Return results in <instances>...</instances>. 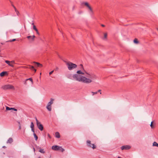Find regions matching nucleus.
Wrapping results in <instances>:
<instances>
[{"label": "nucleus", "mask_w": 158, "mask_h": 158, "mask_svg": "<svg viewBox=\"0 0 158 158\" xmlns=\"http://www.w3.org/2000/svg\"><path fill=\"white\" fill-rule=\"evenodd\" d=\"M18 123L19 124V125H20V123L19 122H18Z\"/></svg>", "instance_id": "obj_49"}, {"label": "nucleus", "mask_w": 158, "mask_h": 158, "mask_svg": "<svg viewBox=\"0 0 158 158\" xmlns=\"http://www.w3.org/2000/svg\"><path fill=\"white\" fill-rule=\"evenodd\" d=\"M33 135L35 140H37L38 138L37 136L35 133H34Z\"/></svg>", "instance_id": "obj_21"}, {"label": "nucleus", "mask_w": 158, "mask_h": 158, "mask_svg": "<svg viewBox=\"0 0 158 158\" xmlns=\"http://www.w3.org/2000/svg\"><path fill=\"white\" fill-rule=\"evenodd\" d=\"M101 26L102 27H104L105 26L104 25H103V24H102L101 25Z\"/></svg>", "instance_id": "obj_43"}, {"label": "nucleus", "mask_w": 158, "mask_h": 158, "mask_svg": "<svg viewBox=\"0 0 158 158\" xmlns=\"http://www.w3.org/2000/svg\"><path fill=\"white\" fill-rule=\"evenodd\" d=\"M33 29H34V30L35 31H38L37 29L35 26V25H33Z\"/></svg>", "instance_id": "obj_25"}, {"label": "nucleus", "mask_w": 158, "mask_h": 158, "mask_svg": "<svg viewBox=\"0 0 158 158\" xmlns=\"http://www.w3.org/2000/svg\"><path fill=\"white\" fill-rule=\"evenodd\" d=\"M15 64V61L14 60H12L10 61V64L11 65H13V64Z\"/></svg>", "instance_id": "obj_24"}, {"label": "nucleus", "mask_w": 158, "mask_h": 158, "mask_svg": "<svg viewBox=\"0 0 158 158\" xmlns=\"http://www.w3.org/2000/svg\"><path fill=\"white\" fill-rule=\"evenodd\" d=\"M2 88L4 90L8 89H14V88L13 86L10 85H3L2 87Z\"/></svg>", "instance_id": "obj_3"}, {"label": "nucleus", "mask_w": 158, "mask_h": 158, "mask_svg": "<svg viewBox=\"0 0 158 158\" xmlns=\"http://www.w3.org/2000/svg\"><path fill=\"white\" fill-rule=\"evenodd\" d=\"M33 150H34V152H35V148H33Z\"/></svg>", "instance_id": "obj_46"}, {"label": "nucleus", "mask_w": 158, "mask_h": 158, "mask_svg": "<svg viewBox=\"0 0 158 158\" xmlns=\"http://www.w3.org/2000/svg\"><path fill=\"white\" fill-rule=\"evenodd\" d=\"M13 108H10V110H13Z\"/></svg>", "instance_id": "obj_44"}, {"label": "nucleus", "mask_w": 158, "mask_h": 158, "mask_svg": "<svg viewBox=\"0 0 158 158\" xmlns=\"http://www.w3.org/2000/svg\"><path fill=\"white\" fill-rule=\"evenodd\" d=\"M46 108L49 111H51L52 110V106L47 105L46 106Z\"/></svg>", "instance_id": "obj_16"}, {"label": "nucleus", "mask_w": 158, "mask_h": 158, "mask_svg": "<svg viewBox=\"0 0 158 158\" xmlns=\"http://www.w3.org/2000/svg\"><path fill=\"white\" fill-rule=\"evenodd\" d=\"M64 150L61 147H60V148H59V150L60 151L63 152L64 151Z\"/></svg>", "instance_id": "obj_20"}, {"label": "nucleus", "mask_w": 158, "mask_h": 158, "mask_svg": "<svg viewBox=\"0 0 158 158\" xmlns=\"http://www.w3.org/2000/svg\"><path fill=\"white\" fill-rule=\"evenodd\" d=\"M36 121V122L38 128L41 131L43 130L44 127L42 124H41L40 122H39L38 120L35 117Z\"/></svg>", "instance_id": "obj_4"}, {"label": "nucleus", "mask_w": 158, "mask_h": 158, "mask_svg": "<svg viewBox=\"0 0 158 158\" xmlns=\"http://www.w3.org/2000/svg\"><path fill=\"white\" fill-rule=\"evenodd\" d=\"M35 37V36L34 35H33L32 36H28L27 37V38L28 39H29V40H30L31 39V41H33Z\"/></svg>", "instance_id": "obj_9"}, {"label": "nucleus", "mask_w": 158, "mask_h": 158, "mask_svg": "<svg viewBox=\"0 0 158 158\" xmlns=\"http://www.w3.org/2000/svg\"><path fill=\"white\" fill-rule=\"evenodd\" d=\"M86 73L88 75L86 76V77L90 79L77 74H74L73 76V78L77 81L87 84L91 82L92 81V79H96V76L94 74H89L87 73Z\"/></svg>", "instance_id": "obj_1"}, {"label": "nucleus", "mask_w": 158, "mask_h": 158, "mask_svg": "<svg viewBox=\"0 0 158 158\" xmlns=\"http://www.w3.org/2000/svg\"><path fill=\"white\" fill-rule=\"evenodd\" d=\"M153 121H152L151 123V124L150 125V126L151 127V128H153L154 127V126L153 125Z\"/></svg>", "instance_id": "obj_26"}, {"label": "nucleus", "mask_w": 158, "mask_h": 158, "mask_svg": "<svg viewBox=\"0 0 158 158\" xmlns=\"http://www.w3.org/2000/svg\"><path fill=\"white\" fill-rule=\"evenodd\" d=\"M5 62L9 66H11V67H14V65H10V61H9V60H5Z\"/></svg>", "instance_id": "obj_14"}, {"label": "nucleus", "mask_w": 158, "mask_h": 158, "mask_svg": "<svg viewBox=\"0 0 158 158\" xmlns=\"http://www.w3.org/2000/svg\"><path fill=\"white\" fill-rule=\"evenodd\" d=\"M13 110H14L15 111H17V110L16 109L14 108H13Z\"/></svg>", "instance_id": "obj_39"}, {"label": "nucleus", "mask_w": 158, "mask_h": 158, "mask_svg": "<svg viewBox=\"0 0 158 158\" xmlns=\"http://www.w3.org/2000/svg\"><path fill=\"white\" fill-rule=\"evenodd\" d=\"M19 129H21V125H19Z\"/></svg>", "instance_id": "obj_42"}, {"label": "nucleus", "mask_w": 158, "mask_h": 158, "mask_svg": "<svg viewBox=\"0 0 158 158\" xmlns=\"http://www.w3.org/2000/svg\"><path fill=\"white\" fill-rule=\"evenodd\" d=\"M36 32L37 34L38 35H40V33H39V32H38V30L37 31H36Z\"/></svg>", "instance_id": "obj_38"}, {"label": "nucleus", "mask_w": 158, "mask_h": 158, "mask_svg": "<svg viewBox=\"0 0 158 158\" xmlns=\"http://www.w3.org/2000/svg\"><path fill=\"white\" fill-rule=\"evenodd\" d=\"M153 146L158 147V143L156 142H154L153 143Z\"/></svg>", "instance_id": "obj_18"}, {"label": "nucleus", "mask_w": 158, "mask_h": 158, "mask_svg": "<svg viewBox=\"0 0 158 158\" xmlns=\"http://www.w3.org/2000/svg\"><path fill=\"white\" fill-rule=\"evenodd\" d=\"M107 34L106 33H105L104 34V38L106 39L107 38Z\"/></svg>", "instance_id": "obj_29"}, {"label": "nucleus", "mask_w": 158, "mask_h": 158, "mask_svg": "<svg viewBox=\"0 0 158 158\" xmlns=\"http://www.w3.org/2000/svg\"><path fill=\"white\" fill-rule=\"evenodd\" d=\"M34 64H36L37 66L38 67H41L42 66V65L39 63L36 62H34Z\"/></svg>", "instance_id": "obj_13"}, {"label": "nucleus", "mask_w": 158, "mask_h": 158, "mask_svg": "<svg viewBox=\"0 0 158 158\" xmlns=\"http://www.w3.org/2000/svg\"><path fill=\"white\" fill-rule=\"evenodd\" d=\"M6 109L7 110H10V108L8 106H6Z\"/></svg>", "instance_id": "obj_30"}, {"label": "nucleus", "mask_w": 158, "mask_h": 158, "mask_svg": "<svg viewBox=\"0 0 158 158\" xmlns=\"http://www.w3.org/2000/svg\"><path fill=\"white\" fill-rule=\"evenodd\" d=\"M53 72H54V71L53 70V71L50 72H49V75H51V74H52L53 73Z\"/></svg>", "instance_id": "obj_34"}, {"label": "nucleus", "mask_w": 158, "mask_h": 158, "mask_svg": "<svg viewBox=\"0 0 158 158\" xmlns=\"http://www.w3.org/2000/svg\"><path fill=\"white\" fill-rule=\"evenodd\" d=\"M31 128H34V125L33 122H31Z\"/></svg>", "instance_id": "obj_27"}, {"label": "nucleus", "mask_w": 158, "mask_h": 158, "mask_svg": "<svg viewBox=\"0 0 158 158\" xmlns=\"http://www.w3.org/2000/svg\"><path fill=\"white\" fill-rule=\"evenodd\" d=\"M13 139L11 138H10L7 141L6 143H11L13 142Z\"/></svg>", "instance_id": "obj_11"}, {"label": "nucleus", "mask_w": 158, "mask_h": 158, "mask_svg": "<svg viewBox=\"0 0 158 158\" xmlns=\"http://www.w3.org/2000/svg\"><path fill=\"white\" fill-rule=\"evenodd\" d=\"M12 6H13V7H14H14H15L13 5H12Z\"/></svg>", "instance_id": "obj_47"}, {"label": "nucleus", "mask_w": 158, "mask_h": 158, "mask_svg": "<svg viewBox=\"0 0 158 158\" xmlns=\"http://www.w3.org/2000/svg\"><path fill=\"white\" fill-rule=\"evenodd\" d=\"M16 40V39H13L12 40L9 41L13 42V41H15Z\"/></svg>", "instance_id": "obj_33"}, {"label": "nucleus", "mask_w": 158, "mask_h": 158, "mask_svg": "<svg viewBox=\"0 0 158 158\" xmlns=\"http://www.w3.org/2000/svg\"><path fill=\"white\" fill-rule=\"evenodd\" d=\"M32 25H34V23H32Z\"/></svg>", "instance_id": "obj_50"}, {"label": "nucleus", "mask_w": 158, "mask_h": 158, "mask_svg": "<svg viewBox=\"0 0 158 158\" xmlns=\"http://www.w3.org/2000/svg\"><path fill=\"white\" fill-rule=\"evenodd\" d=\"M55 137L58 138H59L60 137V134L59 132H56Z\"/></svg>", "instance_id": "obj_15"}, {"label": "nucleus", "mask_w": 158, "mask_h": 158, "mask_svg": "<svg viewBox=\"0 0 158 158\" xmlns=\"http://www.w3.org/2000/svg\"><path fill=\"white\" fill-rule=\"evenodd\" d=\"M77 73L78 74H84V73L81 72V70H78L77 71Z\"/></svg>", "instance_id": "obj_19"}, {"label": "nucleus", "mask_w": 158, "mask_h": 158, "mask_svg": "<svg viewBox=\"0 0 158 158\" xmlns=\"http://www.w3.org/2000/svg\"><path fill=\"white\" fill-rule=\"evenodd\" d=\"M14 8L15 10V11L16 12H17V11H18V10H17L16 9V7H14Z\"/></svg>", "instance_id": "obj_37"}, {"label": "nucleus", "mask_w": 158, "mask_h": 158, "mask_svg": "<svg viewBox=\"0 0 158 158\" xmlns=\"http://www.w3.org/2000/svg\"><path fill=\"white\" fill-rule=\"evenodd\" d=\"M101 90L99 89L98 91L97 92H98V93L100 92V94H102L101 92Z\"/></svg>", "instance_id": "obj_36"}, {"label": "nucleus", "mask_w": 158, "mask_h": 158, "mask_svg": "<svg viewBox=\"0 0 158 158\" xmlns=\"http://www.w3.org/2000/svg\"><path fill=\"white\" fill-rule=\"evenodd\" d=\"M48 136L50 138H51V136L49 134H48Z\"/></svg>", "instance_id": "obj_41"}, {"label": "nucleus", "mask_w": 158, "mask_h": 158, "mask_svg": "<svg viewBox=\"0 0 158 158\" xmlns=\"http://www.w3.org/2000/svg\"><path fill=\"white\" fill-rule=\"evenodd\" d=\"M39 151L42 153H45V152L43 149H40Z\"/></svg>", "instance_id": "obj_23"}, {"label": "nucleus", "mask_w": 158, "mask_h": 158, "mask_svg": "<svg viewBox=\"0 0 158 158\" xmlns=\"http://www.w3.org/2000/svg\"><path fill=\"white\" fill-rule=\"evenodd\" d=\"M17 13V14L18 15H19V12L18 11H17L16 12Z\"/></svg>", "instance_id": "obj_40"}, {"label": "nucleus", "mask_w": 158, "mask_h": 158, "mask_svg": "<svg viewBox=\"0 0 158 158\" xmlns=\"http://www.w3.org/2000/svg\"><path fill=\"white\" fill-rule=\"evenodd\" d=\"M134 42L135 43L137 44L139 43V41L136 38H135L134 40Z\"/></svg>", "instance_id": "obj_22"}, {"label": "nucleus", "mask_w": 158, "mask_h": 158, "mask_svg": "<svg viewBox=\"0 0 158 158\" xmlns=\"http://www.w3.org/2000/svg\"><path fill=\"white\" fill-rule=\"evenodd\" d=\"M157 30L158 31V28H157Z\"/></svg>", "instance_id": "obj_52"}, {"label": "nucleus", "mask_w": 158, "mask_h": 158, "mask_svg": "<svg viewBox=\"0 0 158 158\" xmlns=\"http://www.w3.org/2000/svg\"><path fill=\"white\" fill-rule=\"evenodd\" d=\"M54 99L53 98H51L50 101L48 103L47 105L51 106L53 103Z\"/></svg>", "instance_id": "obj_10"}, {"label": "nucleus", "mask_w": 158, "mask_h": 158, "mask_svg": "<svg viewBox=\"0 0 158 158\" xmlns=\"http://www.w3.org/2000/svg\"><path fill=\"white\" fill-rule=\"evenodd\" d=\"M130 148L131 146L129 145L123 146L121 148L122 150L124 149L128 150L130 149Z\"/></svg>", "instance_id": "obj_7"}, {"label": "nucleus", "mask_w": 158, "mask_h": 158, "mask_svg": "<svg viewBox=\"0 0 158 158\" xmlns=\"http://www.w3.org/2000/svg\"><path fill=\"white\" fill-rule=\"evenodd\" d=\"M68 78L71 79H74L73 78V76H71V75H70V76L68 77Z\"/></svg>", "instance_id": "obj_31"}, {"label": "nucleus", "mask_w": 158, "mask_h": 158, "mask_svg": "<svg viewBox=\"0 0 158 158\" xmlns=\"http://www.w3.org/2000/svg\"><path fill=\"white\" fill-rule=\"evenodd\" d=\"M86 142L87 145L88 147L92 148L93 149L96 148V146L94 144H92L90 140H88Z\"/></svg>", "instance_id": "obj_5"}, {"label": "nucleus", "mask_w": 158, "mask_h": 158, "mask_svg": "<svg viewBox=\"0 0 158 158\" xmlns=\"http://www.w3.org/2000/svg\"><path fill=\"white\" fill-rule=\"evenodd\" d=\"M83 3L88 8L90 13L92 14L93 13V11L92 8L87 2H84Z\"/></svg>", "instance_id": "obj_6"}, {"label": "nucleus", "mask_w": 158, "mask_h": 158, "mask_svg": "<svg viewBox=\"0 0 158 158\" xmlns=\"http://www.w3.org/2000/svg\"><path fill=\"white\" fill-rule=\"evenodd\" d=\"M31 128V131L32 132H34V133H35L34 132H35V130H34V128Z\"/></svg>", "instance_id": "obj_35"}, {"label": "nucleus", "mask_w": 158, "mask_h": 158, "mask_svg": "<svg viewBox=\"0 0 158 158\" xmlns=\"http://www.w3.org/2000/svg\"><path fill=\"white\" fill-rule=\"evenodd\" d=\"M38 158H40V157H39Z\"/></svg>", "instance_id": "obj_51"}, {"label": "nucleus", "mask_w": 158, "mask_h": 158, "mask_svg": "<svg viewBox=\"0 0 158 158\" xmlns=\"http://www.w3.org/2000/svg\"><path fill=\"white\" fill-rule=\"evenodd\" d=\"M80 66H81V67H82V68H83V65H82V64H81L80 65Z\"/></svg>", "instance_id": "obj_45"}, {"label": "nucleus", "mask_w": 158, "mask_h": 158, "mask_svg": "<svg viewBox=\"0 0 158 158\" xmlns=\"http://www.w3.org/2000/svg\"><path fill=\"white\" fill-rule=\"evenodd\" d=\"M60 146L57 145H54L52 147V149L54 151H59Z\"/></svg>", "instance_id": "obj_8"}, {"label": "nucleus", "mask_w": 158, "mask_h": 158, "mask_svg": "<svg viewBox=\"0 0 158 158\" xmlns=\"http://www.w3.org/2000/svg\"><path fill=\"white\" fill-rule=\"evenodd\" d=\"M7 73V72H2L0 74V76L1 77L4 76Z\"/></svg>", "instance_id": "obj_17"}, {"label": "nucleus", "mask_w": 158, "mask_h": 158, "mask_svg": "<svg viewBox=\"0 0 158 158\" xmlns=\"http://www.w3.org/2000/svg\"><path fill=\"white\" fill-rule=\"evenodd\" d=\"M66 64L69 70H72L76 68L77 67V65L76 64L71 62H67Z\"/></svg>", "instance_id": "obj_2"}, {"label": "nucleus", "mask_w": 158, "mask_h": 158, "mask_svg": "<svg viewBox=\"0 0 158 158\" xmlns=\"http://www.w3.org/2000/svg\"><path fill=\"white\" fill-rule=\"evenodd\" d=\"M2 148H6V147L5 146H3Z\"/></svg>", "instance_id": "obj_48"}, {"label": "nucleus", "mask_w": 158, "mask_h": 158, "mask_svg": "<svg viewBox=\"0 0 158 158\" xmlns=\"http://www.w3.org/2000/svg\"><path fill=\"white\" fill-rule=\"evenodd\" d=\"M28 80H29L32 83H33V80H32V78H29L28 79H26V81H27Z\"/></svg>", "instance_id": "obj_28"}, {"label": "nucleus", "mask_w": 158, "mask_h": 158, "mask_svg": "<svg viewBox=\"0 0 158 158\" xmlns=\"http://www.w3.org/2000/svg\"><path fill=\"white\" fill-rule=\"evenodd\" d=\"M92 93H93V95H94L95 94H97L98 93L97 92H92Z\"/></svg>", "instance_id": "obj_32"}, {"label": "nucleus", "mask_w": 158, "mask_h": 158, "mask_svg": "<svg viewBox=\"0 0 158 158\" xmlns=\"http://www.w3.org/2000/svg\"><path fill=\"white\" fill-rule=\"evenodd\" d=\"M29 68L32 70H34L35 73L36 71V70L34 68V67L33 66L29 65Z\"/></svg>", "instance_id": "obj_12"}]
</instances>
